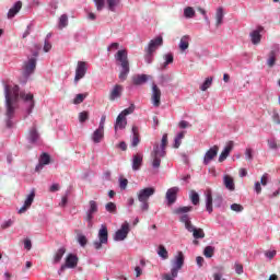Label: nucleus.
<instances>
[{
    "label": "nucleus",
    "mask_w": 280,
    "mask_h": 280,
    "mask_svg": "<svg viewBox=\"0 0 280 280\" xmlns=\"http://www.w3.org/2000/svg\"><path fill=\"white\" fill-rule=\"evenodd\" d=\"M4 116L8 128L14 126V117H16V110H19L21 104L25 113L24 117L32 115V110H34V106H36L34 94L20 92L19 85L14 84L4 85Z\"/></svg>",
    "instance_id": "f257e3e1"
},
{
    "label": "nucleus",
    "mask_w": 280,
    "mask_h": 280,
    "mask_svg": "<svg viewBox=\"0 0 280 280\" xmlns=\"http://www.w3.org/2000/svg\"><path fill=\"white\" fill-rule=\"evenodd\" d=\"M167 148V133L162 136L161 144L155 143L153 147V151L151 152L152 159V167L154 170H159L161 167V159H165L167 152L165 149Z\"/></svg>",
    "instance_id": "f03ea898"
},
{
    "label": "nucleus",
    "mask_w": 280,
    "mask_h": 280,
    "mask_svg": "<svg viewBox=\"0 0 280 280\" xmlns=\"http://www.w3.org/2000/svg\"><path fill=\"white\" fill-rule=\"evenodd\" d=\"M192 209H194V207H191V206H184V207H179L174 210V213L176 215H179V222L185 224L186 231H188L190 229V226H194V224H191V218H189V214H187L190 211H192Z\"/></svg>",
    "instance_id": "7ed1b4c3"
},
{
    "label": "nucleus",
    "mask_w": 280,
    "mask_h": 280,
    "mask_svg": "<svg viewBox=\"0 0 280 280\" xmlns=\"http://www.w3.org/2000/svg\"><path fill=\"white\" fill-rule=\"evenodd\" d=\"M36 57H31L26 61H24L22 67V75L24 78L23 84L30 80V75H33L34 71H36Z\"/></svg>",
    "instance_id": "20e7f679"
},
{
    "label": "nucleus",
    "mask_w": 280,
    "mask_h": 280,
    "mask_svg": "<svg viewBox=\"0 0 280 280\" xmlns=\"http://www.w3.org/2000/svg\"><path fill=\"white\" fill-rule=\"evenodd\" d=\"M132 113H135V107H128L117 116L114 126L116 132L117 130H124L126 126H128V120L126 119V117H128V115H132Z\"/></svg>",
    "instance_id": "39448f33"
},
{
    "label": "nucleus",
    "mask_w": 280,
    "mask_h": 280,
    "mask_svg": "<svg viewBox=\"0 0 280 280\" xmlns=\"http://www.w3.org/2000/svg\"><path fill=\"white\" fill-rule=\"evenodd\" d=\"M98 211H100V206L97 205V201L90 200L86 212H85V222H88L89 229H93V219L95 218V214Z\"/></svg>",
    "instance_id": "423d86ee"
},
{
    "label": "nucleus",
    "mask_w": 280,
    "mask_h": 280,
    "mask_svg": "<svg viewBox=\"0 0 280 280\" xmlns=\"http://www.w3.org/2000/svg\"><path fill=\"white\" fill-rule=\"evenodd\" d=\"M97 237L98 240L93 242L95 250H100L103 244H108V228L106 224L101 225Z\"/></svg>",
    "instance_id": "0eeeda50"
},
{
    "label": "nucleus",
    "mask_w": 280,
    "mask_h": 280,
    "mask_svg": "<svg viewBox=\"0 0 280 280\" xmlns=\"http://www.w3.org/2000/svg\"><path fill=\"white\" fill-rule=\"evenodd\" d=\"M97 12H102L107 3V9L109 12H115L116 8L119 5V0H94Z\"/></svg>",
    "instance_id": "6e6552de"
},
{
    "label": "nucleus",
    "mask_w": 280,
    "mask_h": 280,
    "mask_svg": "<svg viewBox=\"0 0 280 280\" xmlns=\"http://www.w3.org/2000/svg\"><path fill=\"white\" fill-rule=\"evenodd\" d=\"M128 233H130V223L128 221H125L120 229L115 233L114 241L115 242H124L126 237H128Z\"/></svg>",
    "instance_id": "1a4fd4ad"
},
{
    "label": "nucleus",
    "mask_w": 280,
    "mask_h": 280,
    "mask_svg": "<svg viewBox=\"0 0 280 280\" xmlns=\"http://www.w3.org/2000/svg\"><path fill=\"white\" fill-rule=\"evenodd\" d=\"M156 194V189L154 187H147L143 189H140L138 191V200L139 202H145L150 200L151 196H154Z\"/></svg>",
    "instance_id": "9d476101"
},
{
    "label": "nucleus",
    "mask_w": 280,
    "mask_h": 280,
    "mask_svg": "<svg viewBox=\"0 0 280 280\" xmlns=\"http://www.w3.org/2000/svg\"><path fill=\"white\" fill-rule=\"evenodd\" d=\"M151 102L155 108H159L161 106V89L156 83L152 84L151 89Z\"/></svg>",
    "instance_id": "9b49d317"
},
{
    "label": "nucleus",
    "mask_w": 280,
    "mask_h": 280,
    "mask_svg": "<svg viewBox=\"0 0 280 280\" xmlns=\"http://www.w3.org/2000/svg\"><path fill=\"white\" fill-rule=\"evenodd\" d=\"M218 152H220V147H211L203 155V165H209L218 156Z\"/></svg>",
    "instance_id": "f8f14e48"
},
{
    "label": "nucleus",
    "mask_w": 280,
    "mask_h": 280,
    "mask_svg": "<svg viewBox=\"0 0 280 280\" xmlns=\"http://www.w3.org/2000/svg\"><path fill=\"white\" fill-rule=\"evenodd\" d=\"M116 62H119L120 67H130V61H128V50H118L115 55Z\"/></svg>",
    "instance_id": "ddd939ff"
},
{
    "label": "nucleus",
    "mask_w": 280,
    "mask_h": 280,
    "mask_svg": "<svg viewBox=\"0 0 280 280\" xmlns=\"http://www.w3.org/2000/svg\"><path fill=\"white\" fill-rule=\"evenodd\" d=\"M279 52H280L279 44H275L271 47V50L268 55V59H267L268 67H270V68L275 67V65L277 62V56H279Z\"/></svg>",
    "instance_id": "4468645a"
},
{
    "label": "nucleus",
    "mask_w": 280,
    "mask_h": 280,
    "mask_svg": "<svg viewBox=\"0 0 280 280\" xmlns=\"http://www.w3.org/2000/svg\"><path fill=\"white\" fill-rule=\"evenodd\" d=\"M159 47H163V36H158L151 39L144 49L153 54H156V49H159Z\"/></svg>",
    "instance_id": "2eb2a0df"
},
{
    "label": "nucleus",
    "mask_w": 280,
    "mask_h": 280,
    "mask_svg": "<svg viewBox=\"0 0 280 280\" xmlns=\"http://www.w3.org/2000/svg\"><path fill=\"white\" fill-rule=\"evenodd\" d=\"M86 75V62L84 61H79L77 69H75V75H74V82L78 84L82 78Z\"/></svg>",
    "instance_id": "dca6fc26"
},
{
    "label": "nucleus",
    "mask_w": 280,
    "mask_h": 280,
    "mask_svg": "<svg viewBox=\"0 0 280 280\" xmlns=\"http://www.w3.org/2000/svg\"><path fill=\"white\" fill-rule=\"evenodd\" d=\"M268 183H270V174L265 173L261 176L260 182H256L254 184L255 194H257V195L261 194V185H262V187H266V185H268Z\"/></svg>",
    "instance_id": "f3484780"
},
{
    "label": "nucleus",
    "mask_w": 280,
    "mask_h": 280,
    "mask_svg": "<svg viewBox=\"0 0 280 280\" xmlns=\"http://www.w3.org/2000/svg\"><path fill=\"white\" fill-rule=\"evenodd\" d=\"M124 93V85L116 84L113 86L112 91L109 92V101L115 102V100H119Z\"/></svg>",
    "instance_id": "a211bd4d"
},
{
    "label": "nucleus",
    "mask_w": 280,
    "mask_h": 280,
    "mask_svg": "<svg viewBox=\"0 0 280 280\" xmlns=\"http://www.w3.org/2000/svg\"><path fill=\"white\" fill-rule=\"evenodd\" d=\"M132 84L135 86H142V84H145V82H148V80H152V75H148V74H135L132 78Z\"/></svg>",
    "instance_id": "6ab92c4d"
},
{
    "label": "nucleus",
    "mask_w": 280,
    "mask_h": 280,
    "mask_svg": "<svg viewBox=\"0 0 280 280\" xmlns=\"http://www.w3.org/2000/svg\"><path fill=\"white\" fill-rule=\"evenodd\" d=\"M34 198H36V191L32 190L30 195L26 197L24 205L18 211V213H25V211H27V209L32 207V202H34Z\"/></svg>",
    "instance_id": "aec40b11"
},
{
    "label": "nucleus",
    "mask_w": 280,
    "mask_h": 280,
    "mask_svg": "<svg viewBox=\"0 0 280 280\" xmlns=\"http://www.w3.org/2000/svg\"><path fill=\"white\" fill-rule=\"evenodd\" d=\"M178 191H180V188L178 187H172L166 191V200L168 205H174L176 202V198L178 196Z\"/></svg>",
    "instance_id": "412c9836"
},
{
    "label": "nucleus",
    "mask_w": 280,
    "mask_h": 280,
    "mask_svg": "<svg viewBox=\"0 0 280 280\" xmlns=\"http://www.w3.org/2000/svg\"><path fill=\"white\" fill-rule=\"evenodd\" d=\"M264 32V27L259 26L257 30H254L249 36L253 45H259L261 43V33Z\"/></svg>",
    "instance_id": "4be33fe9"
},
{
    "label": "nucleus",
    "mask_w": 280,
    "mask_h": 280,
    "mask_svg": "<svg viewBox=\"0 0 280 280\" xmlns=\"http://www.w3.org/2000/svg\"><path fill=\"white\" fill-rule=\"evenodd\" d=\"M141 165H143V154L137 153L132 156V170L133 172H139L141 170Z\"/></svg>",
    "instance_id": "5701e85b"
},
{
    "label": "nucleus",
    "mask_w": 280,
    "mask_h": 280,
    "mask_svg": "<svg viewBox=\"0 0 280 280\" xmlns=\"http://www.w3.org/2000/svg\"><path fill=\"white\" fill-rule=\"evenodd\" d=\"M206 211L208 213H213V194L211 192V189L206 190Z\"/></svg>",
    "instance_id": "b1692460"
},
{
    "label": "nucleus",
    "mask_w": 280,
    "mask_h": 280,
    "mask_svg": "<svg viewBox=\"0 0 280 280\" xmlns=\"http://www.w3.org/2000/svg\"><path fill=\"white\" fill-rule=\"evenodd\" d=\"M49 161H51V158L47 153H43L39 158V163L35 167L36 172H40L45 165H49Z\"/></svg>",
    "instance_id": "393cba45"
},
{
    "label": "nucleus",
    "mask_w": 280,
    "mask_h": 280,
    "mask_svg": "<svg viewBox=\"0 0 280 280\" xmlns=\"http://www.w3.org/2000/svg\"><path fill=\"white\" fill-rule=\"evenodd\" d=\"M187 231L188 233H192L195 240H205V230L192 225Z\"/></svg>",
    "instance_id": "a878e982"
},
{
    "label": "nucleus",
    "mask_w": 280,
    "mask_h": 280,
    "mask_svg": "<svg viewBox=\"0 0 280 280\" xmlns=\"http://www.w3.org/2000/svg\"><path fill=\"white\" fill-rule=\"evenodd\" d=\"M23 8V2L18 1L13 4V7L8 12V19H14L19 12H21V9Z\"/></svg>",
    "instance_id": "bb28decb"
},
{
    "label": "nucleus",
    "mask_w": 280,
    "mask_h": 280,
    "mask_svg": "<svg viewBox=\"0 0 280 280\" xmlns=\"http://www.w3.org/2000/svg\"><path fill=\"white\" fill-rule=\"evenodd\" d=\"M233 150V142H230L221 152L219 155V163H224L229 155L231 154V151Z\"/></svg>",
    "instance_id": "cd10ccee"
},
{
    "label": "nucleus",
    "mask_w": 280,
    "mask_h": 280,
    "mask_svg": "<svg viewBox=\"0 0 280 280\" xmlns=\"http://www.w3.org/2000/svg\"><path fill=\"white\" fill-rule=\"evenodd\" d=\"M104 140V129L100 127L92 133V141L93 143H102Z\"/></svg>",
    "instance_id": "c85d7f7f"
},
{
    "label": "nucleus",
    "mask_w": 280,
    "mask_h": 280,
    "mask_svg": "<svg viewBox=\"0 0 280 280\" xmlns=\"http://www.w3.org/2000/svg\"><path fill=\"white\" fill-rule=\"evenodd\" d=\"M65 266L68 268H75L78 266V256L69 254L66 258Z\"/></svg>",
    "instance_id": "c756f323"
},
{
    "label": "nucleus",
    "mask_w": 280,
    "mask_h": 280,
    "mask_svg": "<svg viewBox=\"0 0 280 280\" xmlns=\"http://www.w3.org/2000/svg\"><path fill=\"white\" fill-rule=\"evenodd\" d=\"M215 26L220 27L224 23V8L219 7L215 12Z\"/></svg>",
    "instance_id": "7c9ffc66"
},
{
    "label": "nucleus",
    "mask_w": 280,
    "mask_h": 280,
    "mask_svg": "<svg viewBox=\"0 0 280 280\" xmlns=\"http://www.w3.org/2000/svg\"><path fill=\"white\" fill-rule=\"evenodd\" d=\"M131 130H132L131 147L137 148V145L141 143V139L139 138V128H137V126H133Z\"/></svg>",
    "instance_id": "2f4dec72"
},
{
    "label": "nucleus",
    "mask_w": 280,
    "mask_h": 280,
    "mask_svg": "<svg viewBox=\"0 0 280 280\" xmlns=\"http://www.w3.org/2000/svg\"><path fill=\"white\" fill-rule=\"evenodd\" d=\"M223 184L224 187L229 189V191H235V182L233 180V177H231L230 175H224Z\"/></svg>",
    "instance_id": "473e14b6"
},
{
    "label": "nucleus",
    "mask_w": 280,
    "mask_h": 280,
    "mask_svg": "<svg viewBox=\"0 0 280 280\" xmlns=\"http://www.w3.org/2000/svg\"><path fill=\"white\" fill-rule=\"evenodd\" d=\"M189 40H190L189 35H184L180 38V42H179L180 51H187V49H189Z\"/></svg>",
    "instance_id": "72a5a7b5"
},
{
    "label": "nucleus",
    "mask_w": 280,
    "mask_h": 280,
    "mask_svg": "<svg viewBox=\"0 0 280 280\" xmlns=\"http://www.w3.org/2000/svg\"><path fill=\"white\" fill-rule=\"evenodd\" d=\"M65 253H67L65 247L59 248L54 256L52 264H60L62 257H65Z\"/></svg>",
    "instance_id": "f704fd0d"
},
{
    "label": "nucleus",
    "mask_w": 280,
    "mask_h": 280,
    "mask_svg": "<svg viewBox=\"0 0 280 280\" xmlns=\"http://www.w3.org/2000/svg\"><path fill=\"white\" fill-rule=\"evenodd\" d=\"M128 73H130V66L121 67V70L118 77L120 82H126V80H128Z\"/></svg>",
    "instance_id": "c9c22d12"
},
{
    "label": "nucleus",
    "mask_w": 280,
    "mask_h": 280,
    "mask_svg": "<svg viewBox=\"0 0 280 280\" xmlns=\"http://www.w3.org/2000/svg\"><path fill=\"white\" fill-rule=\"evenodd\" d=\"M38 139H39L38 131L36 130L35 127H33L28 133V141L30 143H36Z\"/></svg>",
    "instance_id": "e433bc0d"
},
{
    "label": "nucleus",
    "mask_w": 280,
    "mask_h": 280,
    "mask_svg": "<svg viewBox=\"0 0 280 280\" xmlns=\"http://www.w3.org/2000/svg\"><path fill=\"white\" fill-rule=\"evenodd\" d=\"M158 255H159V257H161V259H168L170 258V253L167 252V249L163 245H160L158 247Z\"/></svg>",
    "instance_id": "4c0bfd02"
},
{
    "label": "nucleus",
    "mask_w": 280,
    "mask_h": 280,
    "mask_svg": "<svg viewBox=\"0 0 280 280\" xmlns=\"http://www.w3.org/2000/svg\"><path fill=\"white\" fill-rule=\"evenodd\" d=\"M144 60L147 65H152L154 62V52L144 48Z\"/></svg>",
    "instance_id": "58836bf2"
},
{
    "label": "nucleus",
    "mask_w": 280,
    "mask_h": 280,
    "mask_svg": "<svg viewBox=\"0 0 280 280\" xmlns=\"http://www.w3.org/2000/svg\"><path fill=\"white\" fill-rule=\"evenodd\" d=\"M164 63H163V69L167 67V65H172L174 62V55L172 52H167L163 56Z\"/></svg>",
    "instance_id": "ea45409f"
},
{
    "label": "nucleus",
    "mask_w": 280,
    "mask_h": 280,
    "mask_svg": "<svg viewBox=\"0 0 280 280\" xmlns=\"http://www.w3.org/2000/svg\"><path fill=\"white\" fill-rule=\"evenodd\" d=\"M213 84V78L209 77L205 80V82L200 85V91H207L208 89H211V85Z\"/></svg>",
    "instance_id": "a19ab883"
},
{
    "label": "nucleus",
    "mask_w": 280,
    "mask_h": 280,
    "mask_svg": "<svg viewBox=\"0 0 280 280\" xmlns=\"http://www.w3.org/2000/svg\"><path fill=\"white\" fill-rule=\"evenodd\" d=\"M184 16L185 19H194L196 16V10L191 7H187L184 9Z\"/></svg>",
    "instance_id": "79ce46f5"
},
{
    "label": "nucleus",
    "mask_w": 280,
    "mask_h": 280,
    "mask_svg": "<svg viewBox=\"0 0 280 280\" xmlns=\"http://www.w3.org/2000/svg\"><path fill=\"white\" fill-rule=\"evenodd\" d=\"M185 139V131H180L179 133L176 135L174 141V148H180V143Z\"/></svg>",
    "instance_id": "37998d69"
},
{
    "label": "nucleus",
    "mask_w": 280,
    "mask_h": 280,
    "mask_svg": "<svg viewBox=\"0 0 280 280\" xmlns=\"http://www.w3.org/2000/svg\"><path fill=\"white\" fill-rule=\"evenodd\" d=\"M69 25V16H67V14H62L59 18V27L60 30L67 27Z\"/></svg>",
    "instance_id": "c03bdc74"
},
{
    "label": "nucleus",
    "mask_w": 280,
    "mask_h": 280,
    "mask_svg": "<svg viewBox=\"0 0 280 280\" xmlns=\"http://www.w3.org/2000/svg\"><path fill=\"white\" fill-rule=\"evenodd\" d=\"M190 200L192 202V205H200V195H198V192H196V190H191L190 191Z\"/></svg>",
    "instance_id": "a18cd8bd"
},
{
    "label": "nucleus",
    "mask_w": 280,
    "mask_h": 280,
    "mask_svg": "<svg viewBox=\"0 0 280 280\" xmlns=\"http://www.w3.org/2000/svg\"><path fill=\"white\" fill-rule=\"evenodd\" d=\"M213 253H215V247L213 246H207L203 250V255L208 259H211V257H213Z\"/></svg>",
    "instance_id": "49530a36"
},
{
    "label": "nucleus",
    "mask_w": 280,
    "mask_h": 280,
    "mask_svg": "<svg viewBox=\"0 0 280 280\" xmlns=\"http://www.w3.org/2000/svg\"><path fill=\"white\" fill-rule=\"evenodd\" d=\"M105 209L108 213H117V205L115 202L106 203Z\"/></svg>",
    "instance_id": "de8ad7c7"
},
{
    "label": "nucleus",
    "mask_w": 280,
    "mask_h": 280,
    "mask_svg": "<svg viewBox=\"0 0 280 280\" xmlns=\"http://www.w3.org/2000/svg\"><path fill=\"white\" fill-rule=\"evenodd\" d=\"M88 95H89L88 93L77 94L74 100H73V104H82V102H84V100H86Z\"/></svg>",
    "instance_id": "09e8293b"
},
{
    "label": "nucleus",
    "mask_w": 280,
    "mask_h": 280,
    "mask_svg": "<svg viewBox=\"0 0 280 280\" xmlns=\"http://www.w3.org/2000/svg\"><path fill=\"white\" fill-rule=\"evenodd\" d=\"M77 240L82 247L86 246V244L89 243V240H86V236L83 234H78Z\"/></svg>",
    "instance_id": "8fccbe9b"
},
{
    "label": "nucleus",
    "mask_w": 280,
    "mask_h": 280,
    "mask_svg": "<svg viewBox=\"0 0 280 280\" xmlns=\"http://www.w3.org/2000/svg\"><path fill=\"white\" fill-rule=\"evenodd\" d=\"M230 209L232 211H235L236 213H242V211H244V206L240 205V203H232L230 206Z\"/></svg>",
    "instance_id": "3c124183"
},
{
    "label": "nucleus",
    "mask_w": 280,
    "mask_h": 280,
    "mask_svg": "<svg viewBox=\"0 0 280 280\" xmlns=\"http://www.w3.org/2000/svg\"><path fill=\"white\" fill-rule=\"evenodd\" d=\"M89 119V112H81L79 114V121L80 124H84Z\"/></svg>",
    "instance_id": "603ef678"
},
{
    "label": "nucleus",
    "mask_w": 280,
    "mask_h": 280,
    "mask_svg": "<svg viewBox=\"0 0 280 280\" xmlns=\"http://www.w3.org/2000/svg\"><path fill=\"white\" fill-rule=\"evenodd\" d=\"M267 143L270 150H277V140L275 138L268 139Z\"/></svg>",
    "instance_id": "864d4df0"
},
{
    "label": "nucleus",
    "mask_w": 280,
    "mask_h": 280,
    "mask_svg": "<svg viewBox=\"0 0 280 280\" xmlns=\"http://www.w3.org/2000/svg\"><path fill=\"white\" fill-rule=\"evenodd\" d=\"M12 224H14V220L9 219V220L2 222L1 229H3V230L10 229V226H12Z\"/></svg>",
    "instance_id": "5fc2aeb1"
},
{
    "label": "nucleus",
    "mask_w": 280,
    "mask_h": 280,
    "mask_svg": "<svg viewBox=\"0 0 280 280\" xmlns=\"http://www.w3.org/2000/svg\"><path fill=\"white\" fill-rule=\"evenodd\" d=\"M265 256L267 257V259H275V257L277 256V250H267L265 252Z\"/></svg>",
    "instance_id": "6e6d98bb"
},
{
    "label": "nucleus",
    "mask_w": 280,
    "mask_h": 280,
    "mask_svg": "<svg viewBox=\"0 0 280 280\" xmlns=\"http://www.w3.org/2000/svg\"><path fill=\"white\" fill-rule=\"evenodd\" d=\"M272 121L275 124H277L278 126L280 125V116H279V113L277 110H273V113H272Z\"/></svg>",
    "instance_id": "4d7b16f0"
},
{
    "label": "nucleus",
    "mask_w": 280,
    "mask_h": 280,
    "mask_svg": "<svg viewBox=\"0 0 280 280\" xmlns=\"http://www.w3.org/2000/svg\"><path fill=\"white\" fill-rule=\"evenodd\" d=\"M117 49H119V43H112V44L107 47V51H117Z\"/></svg>",
    "instance_id": "13d9d810"
},
{
    "label": "nucleus",
    "mask_w": 280,
    "mask_h": 280,
    "mask_svg": "<svg viewBox=\"0 0 280 280\" xmlns=\"http://www.w3.org/2000/svg\"><path fill=\"white\" fill-rule=\"evenodd\" d=\"M234 268H235V272L236 275H242L244 272V266H242L241 264H235L234 265Z\"/></svg>",
    "instance_id": "bf43d9fd"
},
{
    "label": "nucleus",
    "mask_w": 280,
    "mask_h": 280,
    "mask_svg": "<svg viewBox=\"0 0 280 280\" xmlns=\"http://www.w3.org/2000/svg\"><path fill=\"white\" fill-rule=\"evenodd\" d=\"M245 156H246V159H247L248 161H253V149L247 148V149L245 150Z\"/></svg>",
    "instance_id": "052dcab7"
},
{
    "label": "nucleus",
    "mask_w": 280,
    "mask_h": 280,
    "mask_svg": "<svg viewBox=\"0 0 280 280\" xmlns=\"http://www.w3.org/2000/svg\"><path fill=\"white\" fill-rule=\"evenodd\" d=\"M178 127H179L180 129H185V128H190L191 125H190L189 121H187V120H182V121H179Z\"/></svg>",
    "instance_id": "680f3d73"
},
{
    "label": "nucleus",
    "mask_w": 280,
    "mask_h": 280,
    "mask_svg": "<svg viewBox=\"0 0 280 280\" xmlns=\"http://www.w3.org/2000/svg\"><path fill=\"white\" fill-rule=\"evenodd\" d=\"M119 187H120V189H126V187H128V179L120 178L119 179Z\"/></svg>",
    "instance_id": "e2e57ef3"
},
{
    "label": "nucleus",
    "mask_w": 280,
    "mask_h": 280,
    "mask_svg": "<svg viewBox=\"0 0 280 280\" xmlns=\"http://www.w3.org/2000/svg\"><path fill=\"white\" fill-rule=\"evenodd\" d=\"M141 206L140 209L141 211H148L150 209V203L148 201H140Z\"/></svg>",
    "instance_id": "0e129e2a"
},
{
    "label": "nucleus",
    "mask_w": 280,
    "mask_h": 280,
    "mask_svg": "<svg viewBox=\"0 0 280 280\" xmlns=\"http://www.w3.org/2000/svg\"><path fill=\"white\" fill-rule=\"evenodd\" d=\"M222 201H223V199H222V196H220V195H218L215 198H214V205H215V207H222Z\"/></svg>",
    "instance_id": "69168bd1"
},
{
    "label": "nucleus",
    "mask_w": 280,
    "mask_h": 280,
    "mask_svg": "<svg viewBox=\"0 0 280 280\" xmlns=\"http://www.w3.org/2000/svg\"><path fill=\"white\" fill-rule=\"evenodd\" d=\"M198 12H200V14H202V16H203V19H205V21H206L207 23H210L209 16L207 15V11H206L205 9L199 8V9H198Z\"/></svg>",
    "instance_id": "338daca9"
},
{
    "label": "nucleus",
    "mask_w": 280,
    "mask_h": 280,
    "mask_svg": "<svg viewBox=\"0 0 280 280\" xmlns=\"http://www.w3.org/2000/svg\"><path fill=\"white\" fill-rule=\"evenodd\" d=\"M44 51L47 54L48 51H51V43H49L48 40H45L44 44Z\"/></svg>",
    "instance_id": "774afa93"
}]
</instances>
